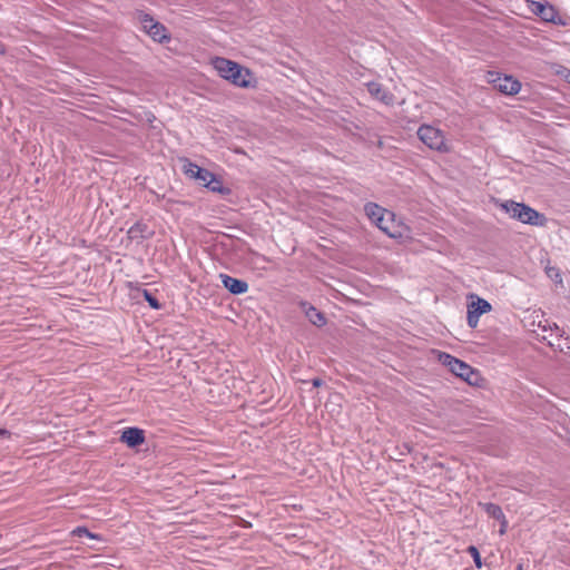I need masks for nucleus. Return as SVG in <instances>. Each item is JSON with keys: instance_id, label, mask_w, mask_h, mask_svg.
Here are the masks:
<instances>
[{"instance_id": "obj_1", "label": "nucleus", "mask_w": 570, "mask_h": 570, "mask_svg": "<svg viewBox=\"0 0 570 570\" xmlns=\"http://www.w3.org/2000/svg\"><path fill=\"white\" fill-rule=\"evenodd\" d=\"M212 66L222 78L230 81L235 86L246 88L250 85V71L235 61L215 57L212 59Z\"/></svg>"}, {"instance_id": "obj_2", "label": "nucleus", "mask_w": 570, "mask_h": 570, "mask_svg": "<svg viewBox=\"0 0 570 570\" xmlns=\"http://www.w3.org/2000/svg\"><path fill=\"white\" fill-rule=\"evenodd\" d=\"M439 362L448 367L451 373L455 376L462 379L469 384H476L479 380V374L474 371L469 364L465 362L448 354L444 352H439L438 354Z\"/></svg>"}, {"instance_id": "obj_3", "label": "nucleus", "mask_w": 570, "mask_h": 570, "mask_svg": "<svg viewBox=\"0 0 570 570\" xmlns=\"http://www.w3.org/2000/svg\"><path fill=\"white\" fill-rule=\"evenodd\" d=\"M501 208L510 215V217L518 219L524 224L542 225L543 217L535 209L525 204L507 200L501 204Z\"/></svg>"}, {"instance_id": "obj_4", "label": "nucleus", "mask_w": 570, "mask_h": 570, "mask_svg": "<svg viewBox=\"0 0 570 570\" xmlns=\"http://www.w3.org/2000/svg\"><path fill=\"white\" fill-rule=\"evenodd\" d=\"M417 136L430 149L438 150L440 153H449L451 150L444 132L439 128L430 125H422L417 130Z\"/></svg>"}, {"instance_id": "obj_5", "label": "nucleus", "mask_w": 570, "mask_h": 570, "mask_svg": "<svg viewBox=\"0 0 570 570\" xmlns=\"http://www.w3.org/2000/svg\"><path fill=\"white\" fill-rule=\"evenodd\" d=\"M487 80L504 95H517L521 89V83L512 76L489 71Z\"/></svg>"}, {"instance_id": "obj_6", "label": "nucleus", "mask_w": 570, "mask_h": 570, "mask_svg": "<svg viewBox=\"0 0 570 570\" xmlns=\"http://www.w3.org/2000/svg\"><path fill=\"white\" fill-rule=\"evenodd\" d=\"M528 9L533 14L538 16L543 20L544 22H551L559 26H564L566 22L560 17L558 10L554 8V6L548 3V2H539V1H528Z\"/></svg>"}, {"instance_id": "obj_7", "label": "nucleus", "mask_w": 570, "mask_h": 570, "mask_svg": "<svg viewBox=\"0 0 570 570\" xmlns=\"http://www.w3.org/2000/svg\"><path fill=\"white\" fill-rule=\"evenodd\" d=\"M470 298L472 301L468 304L466 322L471 328H475L479 324L480 316L491 312L492 306L487 299L476 295H471Z\"/></svg>"}, {"instance_id": "obj_8", "label": "nucleus", "mask_w": 570, "mask_h": 570, "mask_svg": "<svg viewBox=\"0 0 570 570\" xmlns=\"http://www.w3.org/2000/svg\"><path fill=\"white\" fill-rule=\"evenodd\" d=\"M140 22L144 30L156 41L163 42L168 39L166 28L148 14H140Z\"/></svg>"}, {"instance_id": "obj_9", "label": "nucleus", "mask_w": 570, "mask_h": 570, "mask_svg": "<svg viewBox=\"0 0 570 570\" xmlns=\"http://www.w3.org/2000/svg\"><path fill=\"white\" fill-rule=\"evenodd\" d=\"M120 441L129 448H136L145 442V433L138 428H127L122 431Z\"/></svg>"}, {"instance_id": "obj_10", "label": "nucleus", "mask_w": 570, "mask_h": 570, "mask_svg": "<svg viewBox=\"0 0 570 570\" xmlns=\"http://www.w3.org/2000/svg\"><path fill=\"white\" fill-rule=\"evenodd\" d=\"M365 213L375 225L377 222L382 223V220H384L383 217H385L386 220H393V213L376 204H367L365 206Z\"/></svg>"}, {"instance_id": "obj_11", "label": "nucleus", "mask_w": 570, "mask_h": 570, "mask_svg": "<svg viewBox=\"0 0 570 570\" xmlns=\"http://www.w3.org/2000/svg\"><path fill=\"white\" fill-rule=\"evenodd\" d=\"M223 285L232 293V294H244L248 291V284L242 279L234 278L229 275L222 274L220 275Z\"/></svg>"}, {"instance_id": "obj_12", "label": "nucleus", "mask_w": 570, "mask_h": 570, "mask_svg": "<svg viewBox=\"0 0 570 570\" xmlns=\"http://www.w3.org/2000/svg\"><path fill=\"white\" fill-rule=\"evenodd\" d=\"M367 90L372 97L377 99L379 101L391 105L393 104V95L390 94L385 88L382 87L379 82H368Z\"/></svg>"}, {"instance_id": "obj_13", "label": "nucleus", "mask_w": 570, "mask_h": 570, "mask_svg": "<svg viewBox=\"0 0 570 570\" xmlns=\"http://www.w3.org/2000/svg\"><path fill=\"white\" fill-rule=\"evenodd\" d=\"M383 219L382 223L377 222L376 226L390 237L395 238L400 236V233L396 230L395 218L393 217V220H386L385 217H383Z\"/></svg>"}, {"instance_id": "obj_14", "label": "nucleus", "mask_w": 570, "mask_h": 570, "mask_svg": "<svg viewBox=\"0 0 570 570\" xmlns=\"http://www.w3.org/2000/svg\"><path fill=\"white\" fill-rule=\"evenodd\" d=\"M480 507L483 508V510L487 512V514L498 521L503 519L504 513L502 512V509L494 503H479Z\"/></svg>"}, {"instance_id": "obj_15", "label": "nucleus", "mask_w": 570, "mask_h": 570, "mask_svg": "<svg viewBox=\"0 0 570 570\" xmlns=\"http://www.w3.org/2000/svg\"><path fill=\"white\" fill-rule=\"evenodd\" d=\"M202 170H203V168L199 167L198 165H196L187 159L184 160L183 171L188 177L196 179L198 177V175H200Z\"/></svg>"}, {"instance_id": "obj_16", "label": "nucleus", "mask_w": 570, "mask_h": 570, "mask_svg": "<svg viewBox=\"0 0 570 570\" xmlns=\"http://www.w3.org/2000/svg\"><path fill=\"white\" fill-rule=\"evenodd\" d=\"M306 316L308 320L316 326H322L325 324V318L323 314H321L315 307L309 306L306 309Z\"/></svg>"}, {"instance_id": "obj_17", "label": "nucleus", "mask_w": 570, "mask_h": 570, "mask_svg": "<svg viewBox=\"0 0 570 570\" xmlns=\"http://www.w3.org/2000/svg\"><path fill=\"white\" fill-rule=\"evenodd\" d=\"M71 534L77 537L86 535L87 538L92 540H101V537L99 534L90 532L86 527H77L71 531Z\"/></svg>"}, {"instance_id": "obj_18", "label": "nucleus", "mask_w": 570, "mask_h": 570, "mask_svg": "<svg viewBox=\"0 0 570 570\" xmlns=\"http://www.w3.org/2000/svg\"><path fill=\"white\" fill-rule=\"evenodd\" d=\"M206 188L210 189L212 191L220 194H224L226 191L222 181L215 175H213V177L208 180Z\"/></svg>"}, {"instance_id": "obj_19", "label": "nucleus", "mask_w": 570, "mask_h": 570, "mask_svg": "<svg viewBox=\"0 0 570 570\" xmlns=\"http://www.w3.org/2000/svg\"><path fill=\"white\" fill-rule=\"evenodd\" d=\"M142 295L151 308L159 309L161 307L158 299L155 296H153L151 293H149L148 291L144 289Z\"/></svg>"}, {"instance_id": "obj_20", "label": "nucleus", "mask_w": 570, "mask_h": 570, "mask_svg": "<svg viewBox=\"0 0 570 570\" xmlns=\"http://www.w3.org/2000/svg\"><path fill=\"white\" fill-rule=\"evenodd\" d=\"M468 552L470 553V556L473 558V561H474V564L478 569H480L482 567V561H481V556H480V552L479 550L476 549V547L474 546H470L468 548Z\"/></svg>"}, {"instance_id": "obj_21", "label": "nucleus", "mask_w": 570, "mask_h": 570, "mask_svg": "<svg viewBox=\"0 0 570 570\" xmlns=\"http://www.w3.org/2000/svg\"><path fill=\"white\" fill-rule=\"evenodd\" d=\"M213 173H210L209 170L207 169H204L202 170L200 175H198V177L196 178V180L206 187V185L208 184V180L213 177Z\"/></svg>"}, {"instance_id": "obj_22", "label": "nucleus", "mask_w": 570, "mask_h": 570, "mask_svg": "<svg viewBox=\"0 0 570 570\" xmlns=\"http://www.w3.org/2000/svg\"><path fill=\"white\" fill-rule=\"evenodd\" d=\"M144 227L145 226H142L141 224H136L129 228L128 234L130 235L131 238H135L138 236L142 237Z\"/></svg>"}, {"instance_id": "obj_23", "label": "nucleus", "mask_w": 570, "mask_h": 570, "mask_svg": "<svg viewBox=\"0 0 570 570\" xmlns=\"http://www.w3.org/2000/svg\"><path fill=\"white\" fill-rule=\"evenodd\" d=\"M551 336L556 334L557 337H561L563 335V331L556 324H551L550 326Z\"/></svg>"}, {"instance_id": "obj_24", "label": "nucleus", "mask_w": 570, "mask_h": 570, "mask_svg": "<svg viewBox=\"0 0 570 570\" xmlns=\"http://www.w3.org/2000/svg\"><path fill=\"white\" fill-rule=\"evenodd\" d=\"M500 530H499V533L501 535L505 534L507 533V530H508V520L505 517H503V519H501L500 521Z\"/></svg>"}, {"instance_id": "obj_25", "label": "nucleus", "mask_w": 570, "mask_h": 570, "mask_svg": "<svg viewBox=\"0 0 570 570\" xmlns=\"http://www.w3.org/2000/svg\"><path fill=\"white\" fill-rule=\"evenodd\" d=\"M547 275L550 278H556V279L559 278V276H560L558 271H556L554 268H551V267L547 268Z\"/></svg>"}, {"instance_id": "obj_26", "label": "nucleus", "mask_w": 570, "mask_h": 570, "mask_svg": "<svg viewBox=\"0 0 570 570\" xmlns=\"http://www.w3.org/2000/svg\"><path fill=\"white\" fill-rule=\"evenodd\" d=\"M11 433L6 429H0V439H10Z\"/></svg>"}, {"instance_id": "obj_27", "label": "nucleus", "mask_w": 570, "mask_h": 570, "mask_svg": "<svg viewBox=\"0 0 570 570\" xmlns=\"http://www.w3.org/2000/svg\"><path fill=\"white\" fill-rule=\"evenodd\" d=\"M312 383H313V386L318 387V386H321V385H322V383H323V382H322V380H321V379H314V380L312 381Z\"/></svg>"}, {"instance_id": "obj_28", "label": "nucleus", "mask_w": 570, "mask_h": 570, "mask_svg": "<svg viewBox=\"0 0 570 570\" xmlns=\"http://www.w3.org/2000/svg\"><path fill=\"white\" fill-rule=\"evenodd\" d=\"M568 80H569V82H570V72H569V76H568Z\"/></svg>"}]
</instances>
